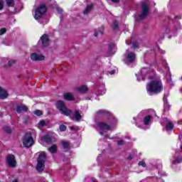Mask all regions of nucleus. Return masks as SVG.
<instances>
[{
	"label": "nucleus",
	"mask_w": 182,
	"mask_h": 182,
	"mask_svg": "<svg viewBox=\"0 0 182 182\" xmlns=\"http://www.w3.org/2000/svg\"><path fill=\"white\" fill-rule=\"evenodd\" d=\"M31 60L39 61L45 60V56L42 55H38L36 53H33L31 55Z\"/></svg>",
	"instance_id": "f8f14e48"
},
{
	"label": "nucleus",
	"mask_w": 182,
	"mask_h": 182,
	"mask_svg": "<svg viewBox=\"0 0 182 182\" xmlns=\"http://www.w3.org/2000/svg\"><path fill=\"white\" fill-rule=\"evenodd\" d=\"M117 144L118 146H122V144H124V141L123 140L117 141Z\"/></svg>",
	"instance_id": "c9c22d12"
},
{
	"label": "nucleus",
	"mask_w": 182,
	"mask_h": 182,
	"mask_svg": "<svg viewBox=\"0 0 182 182\" xmlns=\"http://www.w3.org/2000/svg\"><path fill=\"white\" fill-rule=\"evenodd\" d=\"M60 132H66V126L65 125H60V127H59Z\"/></svg>",
	"instance_id": "7c9ffc66"
},
{
	"label": "nucleus",
	"mask_w": 182,
	"mask_h": 182,
	"mask_svg": "<svg viewBox=\"0 0 182 182\" xmlns=\"http://www.w3.org/2000/svg\"><path fill=\"white\" fill-rule=\"evenodd\" d=\"M132 159H133V156L132 155L128 157V160H132Z\"/></svg>",
	"instance_id": "c03bdc74"
},
{
	"label": "nucleus",
	"mask_w": 182,
	"mask_h": 182,
	"mask_svg": "<svg viewBox=\"0 0 182 182\" xmlns=\"http://www.w3.org/2000/svg\"><path fill=\"white\" fill-rule=\"evenodd\" d=\"M23 145L27 149L33 146V137L32 136V133L27 132L24 134V136L23 137Z\"/></svg>",
	"instance_id": "423d86ee"
},
{
	"label": "nucleus",
	"mask_w": 182,
	"mask_h": 182,
	"mask_svg": "<svg viewBox=\"0 0 182 182\" xmlns=\"http://www.w3.org/2000/svg\"><path fill=\"white\" fill-rule=\"evenodd\" d=\"M136 60V54L134 53H129L127 55L125 58V63L127 65H130V63H133Z\"/></svg>",
	"instance_id": "1a4fd4ad"
},
{
	"label": "nucleus",
	"mask_w": 182,
	"mask_h": 182,
	"mask_svg": "<svg viewBox=\"0 0 182 182\" xmlns=\"http://www.w3.org/2000/svg\"><path fill=\"white\" fill-rule=\"evenodd\" d=\"M46 153L41 151L37 159L36 170L42 173L45 170V163L46 162Z\"/></svg>",
	"instance_id": "f03ea898"
},
{
	"label": "nucleus",
	"mask_w": 182,
	"mask_h": 182,
	"mask_svg": "<svg viewBox=\"0 0 182 182\" xmlns=\"http://www.w3.org/2000/svg\"><path fill=\"white\" fill-rule=\"evenodd\" d=\"M141 72V73H144V72H146V69H142Z\"/></svg>",
	"instance_id": "a18cd8bd"
},
{
	"label": "nucleus",
	"mask_w": 182,
	"mask_h": 182,
	"mask_svg": "<svg viewBox=\"0 0 182 182\" xmlns=\"http://www.w3.org/2000/svg\"><path fill=\"white\" fill-rule=\"evenodd\" d=\"M71 130H75V127H72Z\"/></svg>",
	"instance_id": "de8ad7c7"
},
{
	"label": "nucleus",
	"mask_w": 182,
	"mask_h": 182,
	"mask_svg": "<svg viewBox=\"0 0 182 182\" xmlns=\"http://www.w3.org/2000/svg\"><path fill=\"white\" fill-rule=\"evenodd\" d=\"M174 124L172 122H168L166 124V130H173Z\"/></svg>",
	"instance_id": "a878e982"
},
{
	"label": "nucleus",
	"mask_w": 182,
	"mask_h": 182,
	"mask_svg": "<svg viewBox=\"0 0 182 182\" xmlns=\"http://www.w3.org/2000/svg\"><path fill=\"white\" fill-rule=\"evenodd\" d=\"M6 97H8V92L2 87H0V99H6Z\"/></svg>",
	"instance_id": "4468645a"
},
{
	"label": "nucleus",
	"mask_w": 182,
	"mask_h": 182,
	"mask_svg": "<svg viewBox=\"0 0 182 182\" xmlns=\"http://www.w3.org/2000/svg\"><path fill=\"white\" fill-rule=\"evenodd\" d=\"M105 31V29H103V28H101L100 30H99V32L101 33V35H103V31Z\"/></svg>",
	"instance_id": "4c0bfd02"
},
{
	"label": "nucleus",
	"mask_w": 182,
	"mask_h": 182,
	"mask_svg": "<svg viewBox=\"0 0 182 182\" xmlns=\"http://www.w3.org/2000/svg\"><path fill=\"white\" fill-rule=\"evenodd\" d=\"M6 33V29L5 28L0 29V36L5 35Z\"/></svg>",
	"instance_id": "2f4dec72"
},
{
	"label": "nucleus",
	"mask_w": 182,
	"mask_h": 182,
	"mask_svg": "<svg viewBox=\"0 0 182 182\" xmlns=\"http://www.w3.org/2000/svg\"><path fill=\"white\" fill-rule=\"evenodd\" d=\"M99 35V32H97V31H95V33H94V36H97Z\"/></svg>",
	"instance_id": "a19ab883"
},
{
	"label": "nucleus",
	"mask_w": 182,
	"mask_h": 182,
	"mask_svg": "<svg viewBox=\"0 0 182 182\" xmlns=\"http://www.w3.org/2000/svg\"><path fill=\"white\" fill-rule=\"evenodd\" d=\"M76 90L79 92V93H86L87 92V86L82 85L81 87H77Z\"/></svg>",
	"instance_id": "f3484780"
},
{
	"label": "nucleus",
	"mask_w": 182,
	"mask_h": 182,
	"mask_svg": "<svg viewBox=\"0 0 182 182\" xmlns=\"http://www.w3.org/2000/svg\"><path fill=\"white\" fill-rule=\"evenodd\" d=\"M151 119H153V117L150 115L145 117L144 119V124H145V126L149 125Z\"/></svg>",
	"instance_id": "412c9836"
},
{
	"label": "nucleus",
	"mask_w": 182,
	"mask_h": 182,
	"mask_svg": "<svg viewBox=\"0 0 182 182\" xmlns=\"http://www.w3.org/2000/svg\"><path fill=\"white\" fill-rule=\"evenodd\" d=\"M61 144L63 147V149H69L70 146V144L69 143V141H61Z\"/></svg>",
	"instance_id": "5701e85b"
},
{
	"label": "nucleus",
	"mask_w": 182,
	"mask_h": 182,
	"mask_svg": "<svg viewBox=\"0 0 182 182\" xmlns=\"http://www.w3.org/2000/svg\"><path fill=\"white\" fill-rule=\"evenodd\" d=\"M91 180L92 182H97V181H96V179H95V178H92Z\"/></svg>",
	"instance_id": "37998d69"
},
{
	"label": "nucleus",
	"mask_w": 182,
	"mask_h": 182,
	"mask_svg": "<svg viewBox=\"0 0 182 182\" xmlns=\"http://www.w3.org/2000/svg\"><path fill=\"white\" fill-rule=\"evenodd\" d=\"M106 93V90H103L101 92H99V95H105Z\"/></svg>",
	"instance_id": "58836bf2"
},
{
	"label": "nucleus",
	"mask_w": 182,
	"mask_h": 182,
	"mask_svg": "<svg viewBox=\"0 0 182 182\" xmlns=\"http://www.w3.org/2000/svg\"><path fill=\"white\" fill-rule=\"evenodd\" d=\"M97 126L100 130H112V127L106 122H97Z\"/></svg>",
	"instance_id": "9d476101"
},
{
	"label": "nucleus",
	"mask_w": 182,
	"mask_h": 182,
	"mask_svg": "<svg viewBox=\"0 0 182 182\" xmlns=\"http://www.w3.org/2000/svg\"><path fill=\"white\" fill-rule=\"evenodd\" d=\"M46 125V122H45V120H41L38 122V127H45Z\"/></svg>",
	"instance_id": "cd10ccee"
},
{
	"label": "nucleus",
	"mask_w": 182,
	"mask_h": 182,
	"mask_svg": "<svg viewBox=\"0 0 182 182\" xmlns=\"http://www.w3.org/2000/svg\"><path fill=\"white\" fill-rule=\"evenodd\" d=\"M146 90L152 93H160V92L163 90V83L160 80H154L152 78V80L147 84Z\"/></svg>",
	"instance_id": "f257e3e1"
},
{
	"label": "nucleus",
	"mask_w": 182,
	"mask_h": 182,
	"mask_svg": "<svg viewBox=\"0 0 182 182\" xmlns=\"http://www.w3.org/2000/svg\"><path fill=\"white\" fill-rule=\"evenodd\" d=\"M4 9V1L0 0V11H2Z\"/></svg>",
	"instance_id": "f704fd0d"
},
{
	"label": "nucleus",
	"mask_w": 182,
	"mask_h": 182,
	"mask_svg": "<svg viewBox=\"0 0 182 182\" xmlns=\"http://www.w3.org/2000/svg\"><path fill=\"white\" fill-rule=\"evenodd\" d=\"M179 163H182V157L181 156L176 158V159H174L172 161V164H178Z\"/></svg>",
	"instance_id": "393cba45"
},
{
	"label": "nucleus",
	"mask_w": 182,
	"mask_h": 182,
	"mask_svg": "<svg viewBox=\"0 0 182 182\" xmlns=\"http://www.w3.org/2000/svg\"><path fill=\"white\" fill-rule=\"evenodd\" d=\"M6 4L9 7L15 6V1L14 0H6Z\"/></svg>",
	"instance_id": "4be33fe9"
},
{
	"label": "nucleus",
	"mask_w": 182,
	"mask_h": 182,
	"mask_svg": "<svg viewBox=\"0 0 182 182\" xmlns=\"http://www.w3.org/2000/svg\"><path fill=\"white\" fill-rule=\"evenodd\" d=\"M97 116H106L107 120H108V123L109 124H112V123H113V121L114 120V117L113 116V114H112V113H110L109 112L105 110V109H100L97 112Z\"/></svg>",
	"instance_id": "0eeeda50"
},
{
	"label": "nucleus",
	"mask_w": 182,
	"mask_h": 182,
	"mask_svg": "<svg viewBox=\"0 0 182 182\" xmlns=\"http://www.w3.org/2000/svg\"><path fill=\"white\" fill-rule=\"evenodd\" d=\"M149 12L150 8L149 7V1H145L141 4V14L138 17V21H143V19H146L149 16Z\"/></svg>",
	"instance_id": "7ed1b4c3"
},
{
	"label": "nucleus",
	"mask_w": 182,
	"mask_h": 182,
	"mask_svg": "<svg viewBox=\"0 0 182 182\" xmlns=\"http://www.w3.org/2000/svg\"><path fill=\"white\" fill-rule=\"evenodd\" d=\"M92 9H93V5H92V4L87 5L86 6L85 9L83 11V14L87 15V14H89V12H90V11H92Z\"/></svg>",
	"instance_id": "aec40b11"
},
{
	"label": "nucleus",
	"mask_w": 182,
	"mask_h": 182,
	"mask_svg": "<svg viewBox=\"0 0 182 182\" xmlns=\"http://www.w3.org/2000/svg\"><path fill=\"white\" fill-rule=\"evenodd\" d=\"M4 130L8 134H11V133H12V129H11L9 127H4Z\"/></svg>",
	"instance_id": "bb28decb"
},
{
	"label": "nucleus",
	"mask_w": 182,
	"mask_h": 182,
	"mask_svg": "<svg viewBox=\"0 0 182 182\" xmlns=\"http://www.w3.org/2000/svg\"><path fill=\"white\" fill-rule=\"evenodd\" d=\"M100 134L101 136H103V132H100Z\"/></svg>",
	"instance_id": "49530a36"
},
{
	"label": "nucleus",
	"mask_w": 182,
	"mask_h": 182,
	"mask_svg": "<svg viewBox=\"0 0 182 182\" xmlns=\"http://www.w3.org/2000/svg\"><path fill=\"white\" fill-rule=\"evenodd\" d=\"M41 41L43 46L44 48H46V46L49 45V36H48L47 34H43L41 37Z\"/></svg>",
	"instance_id": "9b49d317"
},
{
	"label": "nucleus",
	"mask_w": 182,
	"mask_h": 182,
	"mask_svg": "<svg viewBox=\"0 0 182 182\" xmlns=\"http://www.w3.org/2000/svg\"><path fill=\"white\" fill-rule=\"evenodd\" d=\"M16 63V60H11L9 61V66H12L13 65H15Z\"/></svg>",
	"instance_id": "72a5a7b5"
},
{
	"label": "nucleus",
	"mask_w": 182,
	"mask_h": 182,
	"mask_svg": "<svg viewBox=\"0 0 182 182\" xmlns=\"http://www.w3.org/2000/svg\"><path fill=\"white\" fill-rule=\"evenodd\" d=\"M48 8L45 4H40L35 11V18L41 19V18H43V15L46 14Z\"/></svg>",
	"instance_id": "39448f33"
},
{
	"label": "nucleus",
	"mask_w": 182,
	"mask_h": 182,
	"mask_svg": "<svg viewBox=\"0 0 182 182\" xmlns=\"http://www.w3.org/2000/svg\"><path fill=\"white\" fill-rule=\"evenodd\" d=\"M34 114H36V116H42V111H41L39 109H36L34 112Z\"/></svg>",
	"instance_id": "473e14b6"
},
{
	"label": "nucleus",
	"mask_w": 182,
	"mask_h": 182,
	"mask_svg": "<svg viewBox=\"0 0 182 182\" xmlns=\"http://www.w3.org/2000/svg\"><path fill=\"white\" fill-rule=\"evenodd\" d=\"M42 141L48 143V144H52V137L49 135H45L41 138Z\"/></svg>",
	"instance_id": "dca6fc26"
},
{
	"label": "nucleus",
	"mask_w": 182,
	"mask_h": 182,
	"mask_svg": "<svg viewBox=\"0 0 182 182\" xmlns=\"http://www.w3.org/2000/svg\"><path fill=\"white\" fill-rule=\"evenodd\" d=\"M139 167H147V164H146V162L144 161H141L138 164Z\"/></svg>",
	"instance_id": "c756f323"
},
{
	"label": "nucleus",
	"mask_w": 182,
	"mask_h": 182,
	"mask_svg": "<svg viewBox=\"0 0 182 182\" xmlns=\"http://www.w3.org/2000/svg\"><path fill=\"white\" fill-rule=\"evenodd\" d=\"M116 48L114 43H110L108 46V56H112L114 55V52H112L114 48Z\"/></svg>",
	"instance_id": "2eb2a0df"
},
{
	"label": "nucleus",
	"mask_w": 182,
	"mask_h": 182,
	"mask_svg": "<svg viewBox=\"0 0 182 182\" xmlns=\"http://www.w3.org/2000/svg\"><path fill=\"white\" fill-rule=\"evenodd\" d=\"M111 2H113L114 4H119L120 2V0H110Z\"/></svg>",
	"instance_id": "e433bc0d"
},
{
	"label": "nucleus",
	"mask_w": 182,
	"mask_h": 182,
	"mask_svg": "<svg viewBox=\"0 0 182 182\" xmlns=\"http://www.w3.org/2000/svg\"><path fill=\"white\" fill-rule=\"evenodd\" d=\"M55 106L57 109L62 113V114H64L65 116H70V114H72V110L66 108V105H65V102L63 101H57Z\"/></svg>",
	"instance_id": "20e7f679"
},
{
	"label": "nucleus",
	"mask_w": 182,
	"mask_h": 182,
	"mask_svg": "<svg viewBox=\"0 0 182 182\" xmlns=\"http://www.w3.org/2000/svg\"><path fill=\"white\" fill-rule=\"evenodd\" d=\"M73 117L77 122H80V119H82V115L79 112V110L75 111V112L73 114Z\"/></svg>",
	"instance_id": "a211bd4d"
},
{
	"label": "nucleus",
	"mask_w": 182,
	"mask_h": 182,
	"mask_svg": "<svg viewBox=\"0 0 182 182\" xmlns=\"http://www.w3.org/2000/svg\"><path fill=\"white\" fill-rule=\"evenodd\" d=\"M14 110L17 112L18 113H23V112H28V108L26 107V105H18Z\"/></svg>",
	"instance_id": "ddd939ff"
},
{
	"label": "nucleus",
	"mask_w": 182,
	"mask_h": 182,
	"mask_svg": "<svg viewBox=\"0 0 182 182\" xmlns=\"http://www.w3.org/2000/svg\"><path fill=\"white\" fill-rule=\"evenodd\" d=\"M112 29H114V31L119 29V23L117 21L113 23Z\"/></svg>",
	"instance_id": "c85d7f7f"
},
{
	"label": "nucleus",
	"mask_w": 182,
	"mask_h": 182,
	"mask_svg": "<svg viewBox=\"0 0 182 182\" xmlns=\"http://www.w3.org/2000/svg\"><path fill=\"white\" fill-rule=\"evenodd\" d=\"M64 99L65 100H75V98L73 97V95L70 92H67L64 94Z\"/></svg>",
	"instance_id": "6ab92c4d"
},
{
	"label": "nucleus",
	"mask_w": 182,
	"mask_h": 182,
	"mask_svg": "<svg viewBox=\"0 0 182 182\" xmlns=\"http://www.w3.org/2000/svg\"><path fill=\"white\" fill-rule=\"evenodd\" d=\"M110 75H114L115 71L114 70H112L111 72H109Z\"/></svg>",
	"instance_id": "79ce46f5"
},
{
	"label": "nucleus",
	"mask_w": 182,
	"mask_h": 182,
	"mask_svg": "<svg viewBox=\"0 0 182 182\" xmlns=\"http://www.w3.org/2000/svg\"><path fill=\"white\" fill-rule=\"evenodd\" d=\"M48 150L50 153H56V150H58V146L54 144L51 147H50Z\"/></svg>",
	"instance_id": "b1692460"
},
{
	"label": "nucleus",
	"mask_w": 182,
	"mask_h": 182,
	"mask_svg": "<svg viewBox=\"0 0 182 182\" xmlns=\"http://www.w3.org/2000/svg\"><path fill=\"white\" fill-rule=\"evenodd\" d=\"M57 11H58L59 14H62V12H63V10L59 9L58 8L57 9Z\"/></svg>",
	"instance_id": "ea45409f"
},
{
	"label": "nucleus",
	"mask_w": 182,
	"mask_h": 182,
	"mask_svg": "<svg viewBox=\"0 0 182 182\" xmlns=\"http://www.w3.org/2000/svg\"><path fill=\"white\" fill-rule=\"evenodd\" d=\"M6 161L9 167H11V168L16 167V159L15 158V155L9 154L6 156Z\"/></svg>",
	"instance_id": "6e6552de"
}]
</instances>
